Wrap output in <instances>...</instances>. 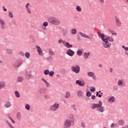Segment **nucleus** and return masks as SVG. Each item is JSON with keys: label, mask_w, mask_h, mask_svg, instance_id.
Listing matches in <instances>:
<instances>
[{"label": "nucleus", "mask_w": 128, "mask_h": 128, "mask_svg": "<svg viewBox=\"0 0 128 128\" xmlns=\"http://www.w3.org/2000/svg\"><path fill=\"white\" fill-rule=\"evenodd\" d=\"M76 10L78 12H82V10L80 6H76Z\"/></svg>", "instance_id": "nucleus-43"}, {"label": "nucleus", "mask_w": 128, "mask_h": 128, "mask_svg": "<svg viewBox=\"0 0 128 128\" xmlns=\"http://www.w3.org/2000/svg\"><path fill=\"white\" fill-rule=\"evenodd\" d=\"M72 72L76 73V74H78L80 71V68L78 65H76V66H72L71 68Z\"/></svg>", "instance_id": "nucleus-6"}, {"label": "nucleus", "mask_w": 128, "mask_h": 128, "mask_svg": "<svg viewBox=\"0 0 128 128\" xmlns=\"http://www.w3.org/2000/svg\"><path fill=\"white\" fill-rule=\"evenodd\" d=\"M81 126L83 128H85L86 125V123H84V122H82L81 123Z\"/></svg>", "instance_id": "nucleus-50"}, {"label": "nucleus", "mask_w": 128, "mask_h": 128, "mask_svg": "<svg viewBox=\"0 0 128 128\" xmlns=\"http://www.w3.org/2000/svg\"><path fill=\"white\" fill-rule=\"evenodd\" d=\"M70 97V93L68 92H66L65 98H68Z\"/></svg>", "instance_id": "nucleus-35"}, {"label": "nucleus", "mask_w": 128, "mask_h": 128, "mask_svg": "<svg viewBox=\"0 0 128 128\" xmlns=\"http://www.w3.org/2000/svg\"><path fill=\"white\" fill-rule=\"evenodd\" d=\"M25 57L26 58V59H29V58H30V53H29L28 52H26L25 53Z\"/></svg>", "instance_id": "nucleus-34"}, {"label": "nucleus", "mask_w": 128, "mask_h": 128, "mask_svg": "<svg viewBox=\"0 0 128 128\" xmlns=\"http://www.w3.org/2000/svg\"><path fill=\"white\" fill-rule=\"evenodd\" d=\"M98 35L104 42L102 44L103 47L106 48H110L112 44L108 42V37L105 38L104 34H102V33H100V32H98Z\"/></svg>", "instance_id": "nucleus-2"}, {"label": "nucleus", "mask_w": 128, "mask_h": 128, "mask_svg": "<svg viewBox=\"0 0 128 128\" xmlns=\"http://www.w3.org/2000/svg\"><path fill=\"white\" fill-rule=\"evenodd\" d=\"M42 24L44 26H48V22H44Z\"/></svg>", "instance_id": "nucleus-51"}, {"label": "nucleus", "mask_w": 128, "mask_h": 128, "mask_svg": "<svg viewBox=\"0 0 128 128\" xmlns=\"http://www.w3.org/2000/svg\"><path fill=\"white\" fill-rule=\"evenodd\" d=\"M92 99L94 100L96 99V96L94 95H92Z\"/></svg>", "instance_id": "nucleus-55"}, {"label": "nucleus", "mask_w": 128, "mask_h": 128, "mask_svg": "<svg viewBox=\"0 0 128 128\" xmlns=\"http://www.w3.org/2000/svg\"><path fill=\"white\" fill-rule=\"evenodd\" d=\"M98 94H99V92H96V96H98Z\"/></svg>", "instance_id": "nucleus-62"}, {"label": "nucleus", "mask_w": 128, "mask_h": 128, "mask_svg": "<svg viewBox=\"0 0 128 128\" xmlns=\"http://www.w3.org/2000/svg\"><path fill=\"white\" fill-rule=\"evenodd\" d=\"M100 2H102V4H104V0H98Z\"/></svg>", "instance_id": "nucleus-56"}, {"label": "nucleus", "mask_w": 128, "mask_h": 128, "mask_svg": "<svg viewBox=\"0 0 128 128\" xmlns=\"http://www.w3.org/2000/svg\"><path fill=\"white\" fill-rule=\"evenodd\" d=\"M98 67H100V68H102V64H98Z\"/></svg>", "instance_id": "nucleus-59"}, {"label": "nucleus", "mask_w": 128, "mask_h": 128, "mask_svg": "<svg viewBox=\"0 0 128 128\" xmlns=\"http://www.w3.org/2000/svg\"><path fill=\"white\" fill-rule=\"evenodd\" d=\"M63 45L66 47V48H72V44H70L68 42H66V41H64V42H63Z\"/></svg>", "instance_id": "nucleus-18"}, {"label": "nucleus", "mask_w": 128, "mask_h": 128, "mask_svg": "<svg viewBox=\"0 0 128 128\" xmlns=\"http://www.w3.org/2000/svg\"><path fill=\"white\" fill-rule=\"evenodd\" d=\"M54 71H49V76H50V77H53V76H54Z\"/></svg>", "instance_id": "nucleus-38"}, {"label": "nucleus", "mask_w": 128, "mask_h": 128, "mask_svg": "<svg viewBox=\"0 0 128 128\" xmlns=\"http://www.w3.org/2000/svg\"><path fill=\"white\" fill-rule=\"evenodd\" d=\"M77 96L78 98H82L84 97V92L80 90L77 91Z\"/></svg>", "instance_id": "nucleus-17"}, {"label": "nucleus", "mask_w": 128, "mask_h": 128, "mask_svg": "<svg viewBox=\"0 0 128 128\" xmlns=\"http://www.w3.org/2000/svg\"><path fill=\"white\" fill-rule=\"evenodd\" d=\"M115 22L116 26L118 28H120V26H121L122 24V21L121 20H120V19H119V18H118V17H117V16H115Z\"/></svg>", "instance_id": "nucleus-12"}, {"label": "nucleus", "mask_w": 128, "mask_h": 128, "mask_svg": "<svg viewBox=\"0 0 128 128\" xmlns=\"http://www.w3.org/2000/svg\"><path fill=\"white\" fill-rule=\"evenodd\" d=\"M87 75L88 77H92V80H96V75L94 74V72H88Z\"/></svg>", "instance_id": "nucleus-11"}, {"label": "nucleus", "mask_w": 128, "mask_h": 128, "mask_svg": "<svg viewBox=\"0 0 128 128\" xmlns=\"http://www.w3.org/2000/svg\"><path fill=\"white\" fill-rule=\"evenodd\" d=\"M112 71H113L112 68H110V72H112Z\"/></svg>", "instance_id": "nucleus-60"}, {"label": "nucleus", "mask_w": 128, "mask_h": 128, "mask_svg": "<svg viewBox=\"0 0 128 128\" xmlns=\"http://www.w3.org/2000/svg\"><path fill=\"white\" fill-rule=\"evenodd\" d=\"M118 87L116 85H114V86L112 88L113 91H118Z\"/></svg>", "instance_id": "nucleus-41"}, {"label": "nucleus", "mask_w": 128, "mask_h": 128, "mask_svg": "<svg viewBox=\"0 0 128 128\" xmlns=\"http://www.w3.org/2000/svg\"><path fill=\"white\" fill-rule=\"evenodd\" d=\"M72 108L74 110V111H77L76 107L75 104H72Z\"/></svg>", "instance_id": "nucleus-39"}, {"label": "nucleus", "mask_w": 128, "mask_h": 128, "mask_svg": "<svg viewBox=\"0 0 128 128\" xmlns=\"http://www.w3.org/2000/svg\"><path fill=\"white\" fill-rule=\"evenodd\" d=\"M114 126H115L114 124V123H112V124L110 125L111 128H114Z\"/></svg>", "instance_id": "nucleus-54"}, {"label": "nucleus", "mask_w": 128, "mask_h": 128, "mask_svg": "<svg viewBox=\"0 0 128 128\" xmlns=\"http://www.w3.org/2000/svg\"><path fill=\"white\" fill-rule=\"evenodd\" d=\"M64 42H65V41H63L62 39H60L59 40H58V43L59 44H62V43L64 45Z\"/></svg>", "instance_id": "nucleus-48"}, {"label": "nucleus", "mask_w": 128, "mask_h": 128, "mask_svg": "<svg viewBox=\"0 0 128 128\" xmlns=\"http://www.w3.org/2000/svg\"><path fill=\"white\" fill-rule=\"evenodd\" d=\"M119 125H124L125 122L124 120H123L122 119L119 120L118 122Z\"/></svg>", "instance_id": "nucleus-33"}, {"label": "nucleus", "mask_w": 128, "mask_h": 128, "mask_svg": "<svg viewBox=\"0 0 128 128\" xmlns=\"http://www.w3.org/2000/svg\"><path fill=\"white\" fill-rule=\"evenodd\" d=\"M66 54L70 57H72L74 55V51L72 50V49H68L66 51Z\"/></svg>", "instance_id": "nucleus-15"}, {"label": "nucleus", "mask_w": 128, "mask_h": 128, "mask_svg": "<svg viewBox=\"0 0 128 128\" xmlns=\"http://www.w3.org/2000/svg\"><path fill=\"white\" fill-rule=\"evenodd\" d=\"M79 34L82 36V37H83L84 38H86L87 39H90V40H92L94 38V35L92 33H90V36L88 35H86V34H84V33H82V32H80Z\"/></svg>", "instance_id": "nucleus-5"}, {"label": "nucleus", "mask_w": 128, "mask_h": 128, "mask_svg": "<svg viewBox=\"0 0 128 128\" xmlns=\"http://www.w3.org/2000/svg\"><path fill=\"white\" fill-rule=\"evenodd\" d=\"M83 54L82 50V49H78L77 51V54L78 56H82Z\"/></svg>", "instance_id": "nucleus-27"}, {"label": "nucleus", "mask_w": 128, "mask_h": 128, "mask_svg": "<svg viewBox=\"0 0 128 128\" xmlns=\"http://www.w3.org/2000/svg\"><path fill=\"white\" fill-rule=\"evenodd\" d=\"M125 2L128 4V0H125Z\"/></svg>", "instance_id": "nucleus-64"}, {"label": "nucleus", "mask_w": 128, "mask_h": 128, "mask_svg": "<svg viewBox=\"0 0 128 128\" xmlns=\"http://www.w3.org/2000/svg\"><path fill=\"white\" fill-rule=\"evenodd\" d=\"M44 98H46V99H48V96L47 95H44Z\"/></svg>", "instance_id": "nucleus-58"}, {"label": "nucleus", "mask_w": 128, "mask_h": 128, "mask_svg": "<svg viewBox=\"0 0 128 128\" xmlns=\"http://www.w3.org/2000/svg\"><path fill=\"white\" fill-rule=\"evenodd\" d=\"M30 6H30V2H28L27 4H26L25 6L26 9L28 14H32V10L30 8Z\"/></svg>", "instance_id": "nucleus-16"}, {"label": "nucleus", "mask_w": 128, "mask_h": 128, "mask_svg": "<svg viewBox=\"0 0 128 128\" xmlns=\"http://www.w3.org/2000/svg\"><path fill=\"white\" fill-rule=\"evenodd\" d=\"M48 90L45 87H42L38 90V93L42 96H44L45 94L47 93Z\"/></svg>", "instance_id": "nucleus-8"}, {"label": "nucleus", "mask_w": 128, "mask_h": 128, "mask_svg": "<svg viewBox=\"0 0 128 128\" xmlns=\"http://www.w3.org/2000/svg\"><path fill=\"white\" fill-rule=\"evenodd\" d=\"M90 108L92 109V110L96 109V110L99 113H104L106 111L105 107L102 106V101H99L98 103H92L91 104Z\"/></svg>", "instance_id": "nucleus-1"}, {"label": "nucleus", "mask_w": 128, "mask_h": 128, "mask_svg": "<svg viewBox=\"0 0 128 128\" xmlns=\"http://www.w3.org/2000/svg\"><path fill=\"white\" fill-rule=\"evenodd\" d=\"M16 118L18 120H21L22 115H21V113H20V112H18V113H17Z\"/></svg>", "instance_id": "nucleus-29"}, {"label": "nucleus", "mask_w": 128, "mask_h": 128, "mask_svg": "<svg viewBox=\"0 0 128 128\" xmlns=\"http://www.w3.org/2000/svg\"><path fill=\"white\" fill-rule=\"evenodd\" d=\"M6 84L4 82H0V90H1L2 88L5 87Z\"/></svg>", "instance_id": "nucleus-30"}, {"label": "nucleus", "mask_w": 128, "mask_h": 128, "mask_svg": "<svg viewBox=\"0 0 128 128\" xmlns=\"http://www.w3.org/2000/svg\"><path fill=\"white\" fill-rule=\"evenodd\" d=\"M6 122L8 125L9 128H16L15 127H14V126H13V125H12V123H10V122L8 120H6Z\"/></svg>", "instance_id": "nucleus-22"}, {"label": "nucleus", "mask_w": 128, "mask_h": 128, "mask_svg": "<svg viewBox=\"0 0 128 128\" xmlns=\"http://www.w3.org/2000/svg\"><path fill=\"white\" fill-rule=\"evenodd\" d=\"M25 108L26 110H30V106L29 104H26L25 105Z\"/></svg>", "instance_id": "nucleus-37"}, {"label": "nucleus", "mask_w": 128, "mask_h": 128, "mask_svg": "<svg viewBox=\"0 0 128 128\" xmlns=\"http://www.w3.org/2000/svg\"><path fill=\"white\" fill-rule=\"evenodd\" d=\"M72 125V122L70 119H66L64 123V128H70Z\"/></svg>", "instance_id": "nucleus-7"}, {"label": "nucleus", "mask_w": 128, "mask_h": 128, "mask_svg": "<svg viewBox=\"0 0 128 128\" xmlns=\"http://www.w3.org/2000/svg\"><path fill=\"white\" fill-rule=\"evenodd\" d=\"M118 86H122L124 84L123 80H118Z\"/></svg>", "instance_id": "nucleus-32"}, {"label": "nucleus", "mask_w": 128, "mask_h": 128, "mask_svg": "<svg viewBox=\"0 0 128 128\" xmlns=\"http://www.w3.org/2000/svg\"><path fill=\"white\" fill-rule=\"evenodd\" d=\"M22 62H23V60H22V59H18L17 60L16 67H20V66L22 64Z\"/></svg>", "instance_id": "nucleus-23"}, {"label": "nucleus", "mask_w": 128, "mask_h": 128, "mask_svg": "<svg viewBox=\"0 0 128 128\" xmlns=\"http://www.w3.org/2000/svg\"><path fill=\"white\" fill-rule=\"evenodd\" d=\"M12 106V103H11V102L10 101H7L4 104V106L6 107V108H10Z\"/></svg>", "instance_id": "nucleus-20"}, {"label": "nucleus", "mask_w": 128, "mask_h": 128, "mask_svg": "<svg viewBox=\"0 0 128 128\" xmlns=\"http://www.w3.org/2000/svg\"><path fill=\"white\" fill-rule=\"evenodd\" d=\"M110 32L112 35H114V36H116L117 34L114 32V31H110Z\"/></svg>", "instance_id": "nucleus-52"}, {"label": "nucleus", "mask_w": 128, "mask_h": 128, "mask_svg": "<svg viewBox=\"0 0 128 128\" xmlns=\"http://www.w3.org/2000/svg\"><path fill=\"white\" fill-rule=\"evenodd\" d=\"M17 81L20 82H22V81H23L22 77L21 76H19L18 77Z\"/></svg>", "instance_id": "nucleus-36"}, {"label": "nucleus", "mask_w": 128, "mask_h": 128, "mask_svg": "<svg viewBox=\"0 0 128 128\" xmlns=\"http://www.w3.org/2000/svg\"><path fill=\"white\" fill-rule=\"evenodd\" d=\"M6 52L8 55H12L14 53L12 49H6Z\"/></svg>", "instance_id": "nucleus-21"}, {"label": "nucleus", "mask_w": 128, "mask_h": 128, "mask_svg": "<svg viewBox=\"0 0 128 128\" xmlns=\"http://www.w3.org/2000/svg\"><path fill=\"white\" fill-rule=\"evenodd\" d=\"M32 71L31 70H28V71H26L25 72V77L26 79L29 80L32 77Z\"/></svg>", "instance_id": "nucleus-10"}, {"label": "nucleus", "mask_w": 128, "mask_h": 128, "mask_svg": "<svg viewBox=\"0 0 128 128\" xmlns=\"http://www.w3.org/2000/svg\"><path fill=\"white\" fill-rule=\"evenodd\" d=\"M3 10H4V12H6V10H7V9H6L4 6H3Z\"/></svg>", "instance_id": "nucleus-57"}, {"label": "nucleus", "mask_w": 128, "mask_h": 128, "mask_svg": "<svg viewBox=\"0 0 128 128\" xmlns=\"http://www.w3.org/2000/svg\"><path fill=\"white\" fill-rule=\"evenodd\" d=\"M115 101L116 99L113 96L110 97V99H108V102H110V103H114V102H115Z\"/></svg>", "instance_id": "nucleus-25"}, {"label": "nucleus", "mask_w": 128, "mask_h": 128, "mask_svg": "<svg viewBox=\"0 0 128 128\" xmlns=\"http://www.w3.org/2000/svg\"><path fill=\"white\" fill-rule=\"evenodd\" d=\"M70 33L72 35H76L77 34L76 29V28H74V29H72L70 30Z\"/></svg>", "instance_id": "nucleus-24"}, {"label": "nucleus", "mask_w": 128, "mask_h": 128, "mask_svg": "<svg viewBox=\"0 0 128 128\" xmlns=\"http://www.w3.org/2000/svg\"><path fill=\"white\" fill-rule=\"evenodd\" d=\"M8 16L9 18H14V15H12V13L10 11L8 12Z\"/></svg>", "instance_id": "nucleus-46"}, {"label": "nucleus", "mask_w": 128, "mask_h": 128, "mask_svg": "<svg viewBox=\"0 0 128 128\" xmlns=\"http://www.w3.org/2000/svg\"><path fill=\"white\" fill-rule=\"evenodd\" d=\"M36 48L38 55H40V56H44V53L43 52V50H42L40 47L38 45H36Z\"/></svg>", "instance_id": "nucleus-9"}, {"label": "nucleus", "mask_w": 128, "mask_h": 128, "mask_svg": "<svg viewBox=\"0 0 128 128\" xmlns=\"http://www.w3.org/2000/svg\"><path fill=\"white\" fill-rule=\"evenodd\" d=\"M90 52H88V53L86 52H84V59H88V58L89 56H90Z\"/></svg>", "instance_id": "nucleus-26"}, {"label": "nucleus", "mask_w": 128, "mask_h": 128, "mask_svg": "<svg viewBox=\"0 0 128 128\" xmlns=\"http://www.w3.org/2000/svg\"><path fill=\"white\" fill-rule=\"evenodd\" d=\"M48 52H49V54H50V55H51L52 56H54L55 53H54V52L53 51V50H52V49H49V50H48Z\"/></svg>", "instance_id": "nucleus-31"}, {"label": "nucleus", "mask_w": 128, "mask_h": 128, "mask_svg": "<svg viewBox=\"0 0 128 128\" xmlns=\"http://www.w3.org/2000/svg\"><path fill=\"white\" fill-rule=\"evenodd\" d=\"M48 20L50 24H54V26H58V24H60V21L56 18V17H54V16H50V17H48Z\"/></svg>", "instance_id": "nucleus-3"}, {"label": "nucleus", "mask_w": 128, "mask_h": 128, "mask_svg": "<svg viewBox=\"0 0 128 128\" xmlns=\"http://www.w3.org/2000/svg\"><path fill=\"white\" fill-rule=\"evenodd\" d=\"M19 55L22 57H24V56H25V54L24 52H19Z\"/></svg>", "instance_id": "nucleus-49"}, {"label": "nucleus", "mask_w": 128, "mask_h": 128, "mask_svg": "<svg viewBox=\"0 0 128 128\" xmlns=\"http://www.w3.org/2000/svg\"><path fill=\"white\" fill-rule=\"evenodd\" d=\"M122 128H128V125H126L124 127H122Z\"/></svg>", "instance_id": "nucleus-61"}, {"label": "nucleus", "mask_w": 128, "mask_h": 128, "mask_svg": "<svg viewBox=\"0 0 128 128\" xmlns=\"http://www.w3.org/2000/svg\"><path fill=\"white\" fill-rule=\"evenodd\" d=\"M59 107H60L59 103H57V102H55L54 103L50 105V106L49 108V110H50V111L56 112V111H58Z\"/></svg>", "instance_id": "nucleus-4"}, {"label": "nucleus", "mask_w": 128, "mask_h": 128, "mask_svg": "<svg viewBox=\"0 0 128 128\" xmlns=\"http://www.w3.org/2000/svg\"><path fill=\"white\" fill-rule=\"evenodd\" d=\"M8 118H9V119H10V120L12 121V122L13 123V124H16V121H14V119H13V118H12V117H11V116H9Z\"/></svg>", "instance_id": "nucleus-45"}, {"label": "nucleus", "mask_w": 128, "mask_h": 128, "mask_svg": "<svg viewBox=\"0 0 128 128\" xmlns=\"http://www.w3.org/2000/svg\"><path fill=\"white\" fill-rule=\"evenodd\" d=\"M92 94L91 93V92H90V91H88L86 92V96L87 97H90V96H92Z\"/></svg>", "instance_id": "nucleus-42"}, {"label": "nucleus", "mask_w": 128, "mask_h": 128, "mask_svg": "<svg viewBox=\"0 0 128 128\" xmlns=\"http://www.w3.org/2000/svg\"><path fill=\"white\" fill-rule=\"evenodd\" d=\"M6 22H4V20H2V19H0V26L2 30H5L6 28Z\"/></svg>", "instance_id": "nucleus-14"}, {"label": "nucleus", "mask_w": 128, "mask_h": 128, "mask_svg": "<svg viewBox=\"0 0 128 128\" xmlns=\"http://www.w3.org/2000/svg\"><path fill=\"white\" fill-rule=\"evenodd\" d=\"M108 41H109V43H110V42H114V40L112 37L108 36Z\"/></svg>", "instance_id": "nucleus-44"}, {"label": "nucleus", "mask_w": 128, "mask_h": 128, "mask_svg": "<svg viewBox=\"0 0 128 128\" xmlns=\"http://www.w3.org/2000/svg\"><path fill=\"white\" fill-rule=\"evenodd\" d=\"M122 48L124 49V50H126V51H128V47H125V46H124V45H123L122 46Z\"/></svg>", "instance_id": "nucleus-53"}, {"label": "nucleus", "mask_w": 128, "mask_h": 128, "mask_svg": "<svg viewBox=\"0 0 128 128\" xmlns=\"http://www.w3.org/2000/svg\"><path fill=\"white\" fill-rule=\"evenodd\" d=\"M90 91L91 92H95L96 88L94 87H90Z\"/></svg>", "instance_id": "nucleus-47"}, {"label": "nucleus", "mask_w": 128, "mask_h": 128, "mask_svg": "<svg viewBox=\"0 0 128 128\" xmlns=\"http://www.w3.org/2000/svg\"><path fill=\"white\" fill-rule=\"evenodd\" d=\"M14 94H15V96L16 98H20V95L18 91H14Z\"/></svg>", "instance_id": "nucleus-28"}, {"label": "nucleus", "mask_w": 128, "mask_h": 128, "mask_svg": "<svg viewBox=\"0 0 128 128\" xmlns=\"http://www.w3.org/2000/svg\"><path fill=\"white\" fill-rule=\"evenodd\" d=\"M42 80L44 82V84H46V87L47 88H50V83L48 82V81H46V79H44V78H42Z\"/></svg>", "instance_id": "nucleus-19"}, {"label": "nucleus", "mask_w": 128, "mask_h": 128, "mask_svg": "<svg viewBox=\"0 0 128 128\" xmlns=\"http://www.w3.org/2000/svg\"><path fill=\"white\" fill-rule=\"evenodd\" d=\"M101 97H102L101 94H98V98H101Z\"/></svg>", "instance_id": "nucleus-63"}, {"label": "nucleus", "mask_w": 128, "mask_h": 128, "mask_svg": "<svg viewBox=\"0 0 128 128\" xmlns=\"http://www.w3.org/2000/svg\"><path fill=\"white\" fill-rule=\"evenodd\" d=\"M44 75H50V70H44Z\"/></svg>", "instance_id": "nucleus-40"}, {"label": "nucleus", "mask_w": 128, "mask_h": 128, "mask_svg": "<svg viewBox=\"0 0 128 128\" xmlns=\"http://www.w3.org/2000/svg\"><path fill=\"white\" fill-rule=\"evenodd\" d=\"M76 84H78L80 86L82 87L85 86L86 83L84 80L81 81L80 80H76Z\"/></svg>", "instance_id": "nucleus-13"}]
</instances>
